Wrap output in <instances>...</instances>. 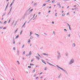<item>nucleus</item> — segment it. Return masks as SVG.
<instances>
[{
    "mask_svg": "<svg viewBox=\"0 0 80 80\" xmlns=\"http://www.w3.org/2000/svg\"><path fill=\"white\" fill-rule=\"evenodd\" d=\"M24 47H25V45L23 44L22 47V48H23Z\"/></svg>",
    "mask_w": 80,
    "mask_h": 80,
    "instance_id": "22",
    "label": "nucleus"
},
{
    "mask_svg": "<svg viewBox=\"0 0 80 80\" xmlns=\"http://www.w3.org/2000/svg\"><path fill=\"white\" fill-rule=\"evenodd\" d=\"M67 24H68L69 27H70V25H69V24L67 23Z\"/></svg>",
    "mask_w": 80,
    "mask_h": 80,
    "instance_id": "52",
    "label": "nucleus"
},
{
    "mask_svg": "<svg viewBox=\"0 0 80 80\" xmlns=\"http://www.w3.org/2000/svg\"><path fill=\"white\" fill-rule=\"evenodd\" d=\"M12 5H13V3L12 2L10 5V7H11V6H12Z\"/></svg>",
    "mask_w": 80,
    "mask_h": 80,
    "instance_id": "23",
    "label": "nucleus"
},
{
    "mask_svg": "<svg viewBox=\"0 0 80 80\" xmlns=\"http://www.w3.org/2000/svg\"><path fill=\"white\" fill-rule=\"evenodd\" d=\"M17 21H16V22H15L14 25H17Z\"/></svg>",
    "mask_w": 80,
    "mask_h": 80,
    "instance_id": "31",
    "label": "nucleus"
},
{
    "mask_svg": "<svg viewBox=\"0 0 80 80\" xmlns=\"http://www.w3.org/2000/svg\"><path fill=\"white\" fill-rule=\"evenodd\" d=\"M37 5V3H35L33 4L34 6H35V5Z\"/></svg>",
    "mask_w": 80,
    "mask_h": 80,
    "instance_id": "20",
    "label": "nucleus"
},
{
    "mask_svg": "<svg viewBox=\"0 0 80 80\" xmlns=\"http://www.w3.org/2000/svg\"><path fill=\"white\" fill-rule=\"evenodd\" d=\"M37 54L38 55V56H39L40 57V58H42V57L41 56H40V55L38 54V53Z\"/></svg>",
    "mask_w": 80,
    "mask_h": 80,
    "instance_id": "24",
    "label": "nucleus"
},
{
    "mask_svg": "<svg viewBox=\"0 0 80 80\" xmlns=\"http://www.w3.org/2000/svg\"><path fill=\"white\" fill-rule=\"evenodd\" d=\"M28 43H30V39L28 40Z\"/></svg>",
    "mask_w": 80,
    "mask_h": 80,
    "instance_id": "35",
    "label": "nucleus"
},
{
    "mask_svg": "<svg viewBox=\"0 0 80 80\" xmlns=\"http://www.w3.org/2000/svg\"><path fill=\"white\" fill-rule=\"evenodd\" d=\"M47 63H48V64H49V65H52V66H53V67H56V66H54L52 64H51V63H50L48 62H47Z\"/></svg>",
    "mask_w": 80,
    "mask_h": 80,
    "instance_id": "3",
    "label": "nucleus"
},
{
    "mask_svg": "<svg viewBox=\"0 0 80 80\" xmlns=\"http://www.w3.org/2000/svg\"><path fill=\"white\" fill-rule=\"evenodd\" d=\"M46 5V4H44L43 5V7H45Z\"/></svg>",
    "mask_w": 80,
    "mask_h": 80,
    "instance_id": "40",
    "label": "nucleus"
},
{
    "mask_svg": "<svg viewBox=\"0 0 80 80\" xmlns=\"http://www.w3.org/2000/svg\"><path fill=\"white\" fill-rule=\"evenodd\" d=\"M8 7V6L7 5L5 9V11H6V10H7V8Z\"/></svg>",
    "mask_w": 80,
    "mask_h": 80,
    "instance_id": "13",
    "label": "nucleus"
},
{
    "mask_svg": "<svg viewBox=\"0 0 80 80\" xmlns=\"http://www.w3.org/2000/svg\"><path fill=\"white\" fill-rule=\"evenodd\" d=\"M13 49L14 50H15V47L13 48Z\"/></svg>",
    "mask_w": 80,
    "mask_h": 80,
    "instance_id": "56",
    "label": "nucleus"
},
{
    "mask_svg": "<svg viewBox=\"0 0 80 80\" xmlns=\"http://www.w3.org/2000/svg\"><path fill=\"white\" fill-rule=\"evenodd\" d=\"M47 67H45L44 68V70H47Z\"/></svg>",
    "mask_w": 80,
    "mask_h": 80,
    "instance_id": "27",
    "label": "nucleus"
},
{
    "mask_svg": "<svg viewBox=\"0 0 80 80\" xmlns=\"http://www.w3.org/2000/svg\"><path fill=\"white\" fill-rule=\"evenodd\" d=\"M6 28L5 27L3 28V29H6Z\"/></svg>",
    "mask_w": 80,
    "mask_h": 80,
    "instance_id": "64",
    "label": "nucleus"
},
{
    "mask_svg": "<svg viewBox=\"0 0 80 80\" xmlns=\"http://www.w3.org/2000/svg\"><path fill=\"white\" fill-rule=\"evenodd\" d=\"M57 13H56L55 14V16H56V17H57Z\"/></svg>",
    "mask_w": 80,
    "mask_h": 80,
    "instance_id": "50",
    "label": "nucleus"
},
{
    "mask_svg": "<svg viewBox=\"0 0 80 80\" xmlns=\"http://www.w3.org/2000/svg\"><path fill=\"white\" fill-rule=\"evenodd\" d=\"M33 9H31L29 12V14H30V13H31V12H32V11H33Z\"/></svg>",
    "mask_w": 80,
    "mask_h": 80,
    "instance_id": "9",
    "label": "nucleus"
},
{
    "mask_svg": "<svg viewBox=\"0 0 80 80\" xmlns=\"http://www.w3.org/2000/svg\"><path fill=\"white\" fill-rule=\"evenodd\" d=\"M62 17H64V16H65V14H63L62 15Z\"/></svg>",
    "mask_w": 80,
    "mask_h": 80,
    "instance_id": "46",
    "label": "nucleus"
},
{
    "mask_svg": "<svg viewBox=\"0 0 80 80\" xmlns=\"http://www.w3.org/2000/svg\"><path fill=\"white\" fill-rule=\"evenodd\" d=\"M42 62L43 63H44V62H45V61L43 60H42Z\"/></svg>",
    "mask_w": 80,
    "mask_h": 80,
    "instance_id": "33",
    "label": "nucleus"
},
{
    "mask_svg": "<svg viewBox=\"0 0 80 80\" xmlns=\"http://www.w3.org/2000/svg\"><path fill=\"white\" fill-rule=\"evenodd\" d=\"M19 37V35H18L16 37V38H18Z\"/></svg>",
    "mask_w": 80,
    "mask_h": 80,
    "instance_id": "14",
    "label": "nucleus"
},
{
    "mask_svg": "<svg viewBox=\"0 0 80 80\" xmlns=\"http://www.w3.org/2000/svg\"><path fill=\"white\" fill-rule=\"evenodd\" d=\"M55 2V0H53V1H52V3H54Z\"/></svg>",
    "mask_w": 80,
    "mask_h": 80,
    "instance_id": "43",
    "label": "nucleus"
},
{
    "mask_svg": "<svg viewBox=\"0 0 80 80\" xmlns=\"http://www.w3.org/2000/svg\"><path fill=\"white\" fill-rule=\"evenodd\" d=\"M25 51H24L23 52V55H25Z\"/></svg>",
    "mask_w": 80,
    "mask_h": 80,
    "instance_id": "34",
    "label": "nucleus"
},
{
    "mask_svg": "<svg viewBox=\"0 0 80 80\" xmlns=\"http://www.w3.org/2000/svg\"><path fill=\"white\" fill-rule=\"evenodd\" d=\"M40 49H41V50H42L43 49L42 47H41Z\"/></svg>",
    "mask_w": 80,
    "mask_h": 80,
    "instance_id": "55",
    "label": "nucleus"
},
{
    "mask_svg": "<svg viewBox=\"0 0 80 80\" xmlns=\"http://www.w3.org/2000/svg\"><path fill=\"white\" fill-rule=\"evenodd\" d=\"M17 54L18 55H20V53L19 52V50H17Z\"/></svg>",
    "mask_w": 80,
    "mask_h": 80,
    "instance_id": "8",
    "label": "nucleus"
},
{
    "mask_svg": "<svg viewBox=\"0 0 80 80\" xmlns=\"http://www.w3.org/2000/svg\"><path fill=\"white\" fill-rule=\"evenodd\" d=\"M28 67L29 68H32V67L30 66H28Z\"/></svg>",
    "mask_w": 80,
    "mask_h": 80,
    "instance_id": "30",
    "label": "nucleus"
},
{
    "mask_svg": "<svg viewBox=\"0 0 80 80\" xmlns=\"http://www.w3.org/2000/svg\"><path fill=\"white\" fill-rule=\"evenodd\" d=\"M64 31H66V32H67V29H64Z\"/></svg>",
    "mask_w": 80,
    "mask_h": 80,
    "instance_id": "45",
    "label": "nucleus"
},
{
    "mask_svg": "<svg viewBox=\"0 0 80 80\" xmlns=\"http://www.w3.org/2000/svg\"><path fill=\"white\" fill-rule=\"evenodd\" d=\"M35 57L37 58V59H38V60H40V58H38V57L35 56Z\"/></svg>",
    "mask_w": 80,
    "mask_h": 80,
    "instance_id": "12",
    "label": "nucleus"
},
{
    "mask_svg": "<svg viewBox=\"0 0 80 80\" xmlns=\"http://www.w3.org/2000/svg\"><path fill=\"white\" fill-rule=\"evenodd\" d=\"M58 55H60V52H58Z\"/></svg>",
    "mask_w": 80,
    "mask_h": 80,
    "instance_id": "38",
    "label": "nucleus"
},
{
    "mask_svg": "<svg viewBox=\"0 0 80 80\" xmlns=\"http://www.w3.org/2000/svg\"><path fill=\"white\" fill-rule=\"evenodd\" d=\"M17 62H18V65H20V62L18 61H17Z\"/></svg>",
    "mask_w": 80,
    "mask_h": 80,
    "instance_id": "29",
    "label": "nucleus"
},
{
    "mask_svg": "<svg viewBox=\"0 0 80 80\" xmlns=\"http://www.w3.org/2000/svg\"><path fill=\"white\" fill-rule=\"evenodd\" d=\"M40 13H41V12H39L38 13V15H40Z\"/></svg>",
    "mask_w": 80,
    "mask_h": 80,
    "instance_id": "62",
    "label": "nucleus"
},
{
    "mask_svg": "<svg viewBox=\"0 0 80 80\" xmlns=\"http://www.w3.org/2000/svg\"><path fill=\"white\" fill-rule=\"evenodd\" d=\"M72 47H75V46H76V44H75V43H72Z\"/></svg>",
    "mask_w": 80,
    "mask_h": 80,
    "instance_id": "4",
    "label": "nucleus"
},
{
    "mask_svg": "<svg viewBox=\"0 0 80 80\" xmlns=\"http://www.w3.org/2000/svg\"><path fill=\"white\" fill-rule=\"evenodd\" d=\"M42 54H43V55H46L47 56H48V53L46 54V53H42Z\"/></svg>",
    "mask_w": 80,
    "mask_h": 80,
    "instance_id": "10",
    "label": "nucleus"
},
{
    "mask_svg": "<svg viewBox=\"0 0 80 80\" xmlns=\"http://www.w3.org/2000/svg\"><path fill=\"white\" fill-rule=\"evenodd\" d=\"M28 55H29V56H31L32 55V52L31 51H30L29 52V54H28Z\"/></svg>",
    "mask_w": 80,
    "mask_h": 80,
    "instance_id": "6",
    "label": "nucleus"
},
{
    "mask_svg": "<svg viewBox=\"0 0 80 80\" xmlns=\"http://www.w3.org/2000/svg\"><path fill=\"white\" fill-rule=\"evenodd\" d=\"M33 37L32 36H31L30 38V39H33Z\"/></svg>",
    "mask_w": 80,
    "mask_h": 80,
    "instance_id": "21",
    "label": "nucleus"
},
{
    "mask_svg": "<svg viewBox=\"0 0 80 80\" xmlns=\"http://www.w3.org/2000/svg\"><path fill=\"white\" fill-rule=\"evenodd\" d=\"M15 39H13V44H15Z\"/></svg>",
    "mask_w": 80,
    "mask_h": 80,
    "instance_id": "19",
    "label": "nucleus"
},
{
    "mask_svg": "<svg viewBox=\"0 0 80 80\" xmlns=\"http://www.w3.org/2000/svg\"><path fill=\"white\" fill-rule=\"evenodd\" d=\"M69 29L70 30H71V28H70V26L69 27Z\"/></svg>",
    "mask_w": 80,
    "mask_h": 80,
    "instance_id": "53",
    "label": "nucleus"
},
{
    "mask_svg": "<svg viewBox=\"0 0 80 80\" xmlns=\"http://www.w3.org/2000/svg\"><path fill=\"white\" fill-rule=\"evenodd\" d=\"M59 68L61 69V70H62V71H63V72H64L65 73H68L66 71V70L63 69L62 68L60 67Z\"/></svg>",
    "mask_w": 80,
    "mask_h": 80,
    "instance_id": "2",
    "label": "nucleus"
},
{
    "mask_svg": "<svg viewBox=\"0 0 80 80\" xmlns=\"http://www.w3.org/2000/svg\"><path fill=\"white\" fill-rule=\"evenodd\" d=\"M32 17V14H30V17Z\"/></svg>",
    "mask_w": 80,
    "mask_h": 80,
    "instance_id": "48",
    "label": "nucleus"
},
{
    "mask_svg": "<svg viewBox=\"0 0 80 80\" xmlns=\"http://www.w3.org/2000/svg\"><path fill=\"white\" fill-rule=\"evenodd\" d=\"M68 36L69 37H70V34H68Z\"/></svg>",
    "mask_w": 80,
    "mask_h": 80,
    "instance_id": "58",
    "label": "nucleus"
},
{
    "mask_svg": "<svg viewBox=\"0 0 80 80\" xmlns=\"http://www.w3.org/2000/svg\"><path fill=\"white\" fill-rule=\"evenodd\" d=\"M60 5V3H58L57 5Z\"/></svg>",
    "mask_w": 80,
    "mask_h": 80,
    "instance_id": "47",
    "label": "nucleus"
},
{
    "mask_svg": "<svg viewBox=\"0 0 80 80\" xmlns=\"http://www.w3.org/2000/svg\"><path fill=\"white\" fill-rule=\"evenodd\" d=\"M5 13H4L3 14L2 16V17H3V16H5Z\"/></svg>",
    "mask_w": 80,
    "mask_h": 80,
    "instance_id": "39",
    "label": "nucleus"
},
{
    "mask_svg": "<svg viewBox=\"0 0 80 80\" xmlns=\"http://www.w3.org/2000/svg\"><path fill=\"white\" fill-rule=\"evenodd\" d=\"M14 21L13 22L11 23V25H13V23H14Z\"/></svg>",
    "mask_w": 80,
    "mask_h": 80,
    "instance_id": "42",
    "label": "nucleus"
},
{
    "mask_svg": "<svg viewBox=\"0 0 80 80\" xmlns=\"http://www.w3.org/2000/svg\"><path fill=\"white\" fill-rule=\"evenodd\" d=\"M2 28H3V27H0V29H2Z\"/></svg>",
    "mask_w": 80,
    "mask_h": 80,
    "instance_id": "37",
    "label": "nucleus"
},
{
    "mask_svg": "<svg viewBox=\"0 0 80 80\" xmlns=\"http://www.w3.org/2000/svg\"><path fill=\"white\" fill-rule=\"evenodd\" d=\"M33 77H36V74H35L34 75Z\"/></svg>",
    "mask_w": 80,
    "mask_h": 80,
    "instance_id": "57",
    "label": "nucleus"
},
{
    "mask_svg": "<svg viewBox=\"0 0 80 80\" xmlns=\"http://www.w3.org/2000/svg\"><path fill=\"white\" fill-rule=\"evenodd\" d=\"M12 10V7L10 9V10Z\"/></svg>",
    "mask_w": 80,
    "mask_h": 80,
    "instance_id": "59",
    "label": "nucleus"
},
{
    "mask_svg": "<svg viewBox=\"0 0 80 80\" xmlns=\"http://www.w3.org/2000/svg\"><path fill=\"white\" fill-rule=\"evenodd\" d=\"M35 14H34V16H33V17L31 19V20H32L33 19V18H34V17H35Z\"/></svg>",
    "mask_w": 80,
    "mask_h": 80,
    "instance_id": "16",
    "label": "nucleus"
},
{
    "mask_svg": "<svg viewBox=\"0 0 80 80\" xmlns=\"http://www.w3.org/2000/svg\"><path fill=\"white\" fill-rule=\"evenodd\" d=\"M65 55H66V57H68V52H66L65 53Z\"/></svg>",
    "mask_w": 80,
    "mask_h": 80,
    "instance_id": "11",
    "label": "nucleus"
},
{
    "mask_svg": "<svg viewBox=\"0 0 80 80\" xmlns=\"http://www.w3.org/2000/svg\"><path fill=\"white\" fill-rule=\"evenodd\" d=\"M27 12H28V11H27L24 14V16H27V15H28V14L27 13Z\"/></svg>",
    "mask_w": 80,
    "mask_h": 80,
    "instance_id": "5",
    "label": "nucleus"
},
{
    "mask_svg": "<svg viewBox=\"0 0 80 80\" xmlns=\"http://www.w3.org/2000/svg\"><path fill=\"white\" fill-rule=\"evenodd\" d=\"M50 0H48V1H46L45 2V3H47V2H50Z\"/></svg>",
    "mask_w": 80,
    "mask_h": 80,
    "instance_id": "15",
    "label": "nucleus"
},
{
    "mask_svg": "<svg viewBox=\"0 0 80 80\" xmlns=\"http://www.w3.org/2000/svg\"><path fill=\"white\" fill-rule=\"evenodd\" d=\"M35 35H37V36H40V35L36 33H35Z\"/></svg>",
    "mask_w": 80,
    "mask_h": 80,
    "instance_id": "28",
    "label": "nucleus"
},
{
    "mask_svg": "<svg viewBox=\"0 0 80 80\" xmlns=\"http://www.w3.org/2000/svg\"><path fill=\"white\" fill-rule=\"evenodd\" d=\"M15 0H13L12 2V3H14V2H15Z\"/></svg>",
    "mask_w": 80,
    "mask_h": 80,
    "instance_id": "36",
    "label": "nucleus"
},
{
    "mask_svg": "<svg viewBox=\"0 0 80 80\" xmlns=\"http://www.w3.org/2000/svg\"><path fill=\"white\" fill-rule=\"evenodd\" d=\"M35 72V69H34L33 71H32V72L33 73H34Z\"/></svg>",
    "mask_w": 80,
    "mask_h": 80,
    "instance_id": "32",
    "label": "nucleus"
},
{
    "mask_svg": "<svg viewBox=\"0 0 80 80\" xmlns=\"http://www.w3.org/2000/svg\"><path fill=\"white\" fill-rule=\"evenodd\" d=\"M18 30V28H17V30H16V31H15V33H16V32H17V31Z\"/></svg>",
    "mask_w": 80,
    "mask_h": 80,
    "instance_id": "54",
    "label": "nucleus"
},
{
    "mask_svg": "<svg viewBox=\"0 0 80 80\" xmlns=\"http://www.w3.org/2000/svg\"><path fill=\"white\" fill-rule=\"evenodd\" d=\"M25 26V25L23 24V25L22 26V27H23Z\"/></svg>",
    "mask_w": 80,
    "mask_h": 80,
    "instance_id": "60",
    "label": "nucleus"
},
{
    "mask_svg": "<svg viewBox=\"0 0 80 80\" xmlns=\"http://www.w3.org/2000/svg\"><path fill=\"white\" fill-rule=\"evenodd\" d=\"M34 59H32L31 60V62H33V61L34 60Z\"/></svg>",
    "mask_w": 80,
    "mask_h": 80,
    "instance_id": "26",
    "label": "nucleus"
},
{
    "mask_svg": "<svg viewBox=\"0 0 80 80\" xmlns=\"http://www.w3.org/2000/svg\"><path fill=\"white\" fill-rule=\"evenodd\" d=\"M50 12H51V11H50V10L48 12V13H50Z\"/></svg>",
    "mask_w": 80,
    "mask_h": 80,
    "instance_id": "61",
    "label": "nucleus"
},
{
    "mask_svg": "<svg viewBox=\"0 0 80 80\" xmlns=\"http://www.w3.org/2000/svg\"><path fill=\"white\" fill-rule=\"evenodd\" d=\"M52 24H54V22L52 21Z\"/></svg>",
    "mask_w": 80,
    "mask_h": 80,
    "instance_id": "63",
    "label": "nucleus"
},
{
    "mask_svg": "<svg viewBox=\"0 0 80 80\" xmlns=\"http://www.w3.org/2000/svg\"><path fill=\"white\" fill-rule=\"evenodd\" d=\"M60 76H61V75H59V76H58V78H60Z\"/></svg>",
    "mask_w": 80,
    "mask_h": 80,
    "instance_id": "49",
    "label": "nucleus"
},
{
    "mask_svg": "<svg viewBox=\"0 0 80 80\" xmlns=\"http://www.w3.org/2000/svg\"><path fill=\"white\" fill-rule=\"evenodd\" d=\"M22 32H23V31H22V30L20 33V35H21L22 34Z\"/></svg>",
    "mask_w": 80,
    "mask_h": 80,
    "instance_id": "41",
    "label": "nucleus"
},
{
    "mask_svg": "<svg viewBox=\"0 0 80 80\" xmlns=\"http://www.w3.org/2000/svg\"><path fill=\"white\" fill-rule=\"evenodd\" d=\"M57 67H58V68H60V67L58 66L57 65H56Z\"/></svg>",
    "mask_w": 80,
    "mask_h": 80,
    "instance_id": "44",
    "label": "nucleus"
},
{
    "mask_svg": "<svg viewBox=\"0 0 80 80\" xmlns=\"http://www.w3.org/2000/svg\"><path fill=\"white\" fill-rule=\"evenodd\" d=\"M61 57V56H60V55H58V59H59V58H60V57Z\"/></svg>",
    "mask_w": 80,
    "mask_h": 80,
    "instance_id": "7",
    "label": "nucleus"
},
{
    "mask_svg": "<svg viewBox=\"0 0 80 80\" xmlns=\"http://www.w3.org/2000/svg\"><path fill=\"white\" fill-rule=\"evenodd\" d=\"M11 18H10V19L9 20V21L8 22V23H9L10 22V21H11Z\"/></svg>",
    "mask_w": 80,
    "mask_h": 80,
    "instance_id": "18",
    "label": "nucleus"
},
{
    "mask_svg": "<svg viewBox=\"0 0 80 80\" xmlns=\"http://www.w3.org/2000/svg\"><path fill=\"white\" fill-rule=\"evenodd\" d=\"M37 15H36V16L34 18L35 19V18H37Z\"/></svg>",
    "mask_w": 80,
    "mask_h": 80,
    "instance_id": "51",
    "label": "nucleus"
},
{
    "mask_svg": "<svg viewBox=\"0 0 80 80\" xmlns=\"http://www.w3.org/2000/svg\"><path fill=\"white\" fill-rule=\"evenodd\" d=\"M30 66H33L34 65V64H32V63H30Z\"/></svg>",
    "mask_w": 80,
    "mask_h": 80,
    "instance_id": "25",
    "label": "nucleus"
},
{
    "mask_svg": "<svg viewBox=\"0 0 80 80\" xmlns=\"http://www.w3.org/2000/svg\"><path fill=\"white\" fill-rule=\"evenodd\" d=\"M74 62V60L73 59H71L69 63V65H71Z\"/></svg>",
    "mask_w": 80,
    "mask_h": 80,
    "instance_id": "1",
    "label": "nucleus"
},
{
    "mask_svg": "<svg viewBox=\"0 0 80 80\" xmlns=\"http://www.w3.org/2000/svg\"><path fill=\"white\" fill-rule=\"evenodd\" d=\"M7 23V21H5L4 22H3V24L4 25H5Z\"/></svg>",
    "mask_w": 80,
    "mask_h": 80,
    "instance_id": "17",
    "label": "nucleus"
}]
</instances>
